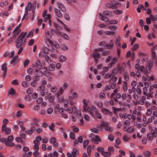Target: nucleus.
<instances>
[{
	"mask_svg": "<svg viewBox=\"0 0 157 157\" xmlns=\"http://www.w3.org/2000/svg\"><path fill=\"white\" fill-rule=\"evenodd\" d=\"M117 78L116 77L114 76H112L109 80V82L113 83H114L116 82L117 81Z\"/></svg>",
	"mask_w": 157,
	"mask_h": 157,
	"instance_id": "nucleus-30",
	"label": "nucleus"
},
{
	"mask_svg": "<svg viewBox=\"0 0 157 157\" xmlns=\"http://www.w3.org/2000/svg\"><path fill=\"white\" fill-rule=\"evenodd\" d=\"M118 72V71L117 69V68H115L113 70L111 74L113 76H114L117 74Z\"/></svg>",
	"mask_w": 157,
	"mask_h": 157,
	"instance_id": "nucleus-56",
	"label": "nucleus"
},
{
	"mask_svg": "<svg viewBox=\"0 0 157 157\" xmlns=\"http://www.w3.org/2000/svg\"><path fill=\"white\" fill-rule=\"evenodd\" d=\"M56 141V138L54 137H51L49 140L50 143L51 144H53L54 143H55Z\"/></svg>",
	"mask_w": 157,
	"mask_h": 157,
	"instance_id": "nucleus-46",
	"label": "nucleus"
},
{
	"mask_svg": "<svg viewBox=\"0 0 157 157\" xmlns=\"http://www.w3.org/2000/svg\"><path fill=\"white\" fill-rule=\"evenodd\" d=\"M28 5L29 6V7L31 8L30 11L32 10V12L33 13H34L35 12L36 6L38 7L39 5V4L37 3V2L36 1H34L33 3L30 2H28L26 6H28Z\"/></svg>",
	"mask_w": 157,
	"mask_h": 157,
	"instance_id": "nucleus-5",
	"label": "nucleus"
},
{
	"mask_svg": "<svg viewBox=\"0 0 157 157\" xmlns=\"http://www.w3.org/2000/svg\"><path fill=\"white\" fill-rule=\"evenodd\" d=\"M92 152V147L90 145H89L87 149V152L88 155V156H90L91 155Z\"/></svg>",
	"mask_w": 157,
	"mask_h": 157,
	"instance_id": "nucleus-29",
	"label": "nucleus"
},
{
	"mask_svg": "<svg viewBox=\"0 0 157 157\" xmlns=\"http://www.w3.org/2000/svg\"><path fill=\"white\" fill-rule=\"evenodd\" d=\"M18 56H16L14 57H13L12 60L10 61V63L11 64H13L14 63H15L17 58H18Z\"/></svg>",
	"mask_w": 157,
	"mask_h": 157,
	"instance_id": "nucleus-53",
	"label": "nucleus"
},
{
	"mask_svg": "<svg viewBox=\"0 0 157 157\" xmlns=\"http://www.w3.org/2000/svg\"><path fill=\"white\" fill-rule=\"evenodd\" d=\"M2 132H4L7 135H9L11 132V129L9 127H6L5 125H2Z\"/></svg>",
	"mask_w": 157,
	"mask_h": 157,
	"instance_id": "nucleus-7",
	"label": "nucleus"
},
{
	"mask_svg": "<svg viewBox=\"0 0 157 157\" xmlns=\"http://www.w3.org/2000/svg\"><path fill=\"white\" fill-rule=\"evenodd\" d=\"M112 74H110L109 73H107L105 75V79H107L109 78H111L112 77Z\"/></svg>",
	"mask_w": 157,
	"mask_h": 157,
	"instance_id": "nucleus-60",
	"label": "nucleus"
},
{
	"mask_svg": "<svg viewBox=\"0 0 157 157\" xmlns=\"http://www.w3.org/2000/svg\"><path fill=\"white\" fill-rule=\"evenodd\" d=\"M144 154L146 157H149L151 156V153L150 151H147L144 152Z\"/></svg>",
	"mask_w": 157,
	"mask_h": 157,
	"instance_id": "nucleus-55",
	"label": "nucleus"
},
{
	"mask_svg": "<svg viewBox=\"0 0 157 157\" xmlns=\"http://www.w3.org/2000/svg\"><path fill=\"white\" fill-rule=\"evenodd\" d=\"M123 89L124 91H126L128 90L127 82L126 81L123 82Z\"/></svg>",
	"mask_w": 157,
	"mask_h": 157,
	"instance_id": "nucleus-36",
	"label": "nucleus"
},
{
	"mask_svg": "<svg viewBox=\"0 0 157 157\" xmlns=\"http://www.w3.org/2000/svg\"><path fill=\"white\" fill-rule=\"evenodd\" d=\"M95 113V115L96 117L99 119H101V114L99 113L98 112V111Z\"/></svg>",
	"mask_w": 157,
	"mask_h": 157,
	"instance_id": "nucleus-57",
	"label": "nucleus"
},
{
	"mask_svg": "<svg viewBox=\"0 0 157 157\" xmlns=\"http://www.w3.org/2000/svg\"><path fill=\"white\" fill-rule=\"evenodd\" d=\"M105 33L106 35L110 36L114 35L115 33V32L113 31H106L105 32Z\"/></svg>",
	"mask_w": 157,
	"mask_h": 157,
	"instance_id": "nucleus-39",
	"label": "nucleus"
},
{
	"mask_svg": "<svg viewBox=\"0 0 157 157\" xmlns=\"http://www.w3.org/2000/svg\"><path fill=\"white\" fill-rule=\"evenodd\" d=\"M55 30L54 29H52L51 31H48L45 33V36L47 38V39L45 40L46 43H49L52 45H53V42L50 40V38L52 36V32H54Z\"/></svg>",
	"mask_w": 157,
	"mask_h": 157,
	"instance_id": "nucleus-3",
	"label": "nucleus"
},
{
	"mask_svg": "<svg viewBox=\"0 0 157 157\" xmlns=\"http://www.w3.org/2000/svg\"><path fill=\"white\" fill-rule=\"evenodd\" d=\"M45 59L46 62L48 63H50L51 62V60L50 58L48 56H46L45 57Z\"/></svg>",
	"mask_w": 157,
	"mask_h": 157,
	"instance_id": "nucleus-59",
	"label": "nucleus"
},
{
	"mask_svg": "<svg viewBox=\"0 0 157 157\" xmlns=\"http://www.w3.org/2000/svg\"><path fill=\"white\" fill-rule=\"evenodd\" d=\"M54 11L56 15L58 17L61 18L63 17V15L60 11L57 8L54 9Z\"/></svg>",
	"mask_w": 157,
	"mask_h": 157,
	"instance_id": "nucleus-20",
	"label": "nucleus"
},
{
	"mask_svg": "<svg viewBox=\"0 0 157 157\" xmlns=\"http://www.w3.org/2000/svg\"><path fill=\"white\" fill-rule=\"evenodd\" d=\"M29 5H28V6H26L25 8V13L24 14V15L22 18V21H23L25 19L26 16L28 14V11H30V10L31 8H30H30L29 7Z\"/></svg>",
	"mask_w": 157,
	"mask_h": 157,
	"instance_id": "nucleus-22",
	"label": "nucleus"
},
{
	"mask_svg": "<svg viewBox=\"0 0 157 157\" xmlns=\"http://www.w3.org/2000/svg\"><path fill=\"white\" fill-rule=\"evenodd\" d=\"M35 74L37 76H41L43 75V71L40 70H36L35 71Z\"/></svg>",
	"mask_w": 157,
	"mask_h": 157,
	"instance_id": "nucleus-25",
	"label": "nucleus"
},
{
	"mask_svg": "<svg viewBox=\"0 0 157 157\" xmlns=\"http://www.w3.org/2000/svg\"><path fill=\"white\" fill-rule=\"evenodd\" d=\"M33 67H36V68L40 69H42L43 68V66L39 60L36 61L35 63L33 65Z\"/></svg>",
	"mask_w": 157,
	"mask_h": 157,
	"instance_id": "nucleus-16",
	"label": "nucleus"
},
{
	"mask_svg": "<svg viewBox=\"0 0 157 157\" xmlns=\"http://www.w3.org/2000/svg\"><path fill=\"white\" fill-rule=\"evenodd\" d=\"M27 34L26 32H22L18 36L16 41V48H18L20 47L23 46L25 45L26 40L25 36Z\"/></svg>",
	"mask_w": 157,
	"mask_h": 157,
	"instance_id": "nucleus-2",
	"label": "nucleus"
},
{
	"mask_svg": "<svg viewBox=\"0 0 157 157\" xmlns=\"http://www.w3.org/2000/svg\"><path fill=\"white\" fill-rule=\"evenodd\" d=\"M57 34L59 36L63 37L65 39L68 40L69 37L66 34L63 33L58 30L56 32Z\"/></svg>",
	"mask_w": 157,
	"mask_h": 157,
	"instance_id": "nucleus-13",
	"label": "nucleus"
},
{
	"mask_svg": "<svg viewBox=\"0 0 157 157\" xmlns=\"http://www.w3.org/2000/svg\"><path fill=\"white\" fill-rule=\"evenodd\" d=\"M152 66L153 64L152 62H148L147 66L146 67L147 70L148 69L149 71H150L151 69V68L152 67Z\"/></svg>",
	"mask_w": 157,
	"mask_h": 157,
	"instance_id": "nucleus-49",
	"label": "nucleus"
},
{
	"mask_svg": "<svg viewBox=\"0 0 157 157\" xmlns=\"http://www.w3.org/2000/svg\"><path fill=\"white\" fill-rule=\"evenodd\" d=\"M63 91V87H61L59 90L58 91L57 94H56L57 97L60 96V95H61Z\"/></svg>",
	"mask_w": 157,
	"mask_h": 157,
	"instance_id": "nucleus-33",
	"label": "nucleus"
},
{
	"mask_svg": "<svg viewBox=\"0 0 157 157\" xmlns=\"http://www.w3.org/2000/svg\"><path fill=\"white\" fill-rule=\"evenodd\" d=\"M49 128L51 131H54L55 130L54 124L53 123H52L49 126Z\"/></svg>",
	"mask_w": 157,
	"mask_h": 157,
	"instance_id": "nucleus-58",
	"label": "nucleus"
},
{
	"mask_svg": "<svg viewBox=\"0 0 157 157\" xmlns=\"http://www.w3.org/2000/svg\"><path fill=\"white\" fill-rule=\"evenodd\" d=\"M152 37L153 38H155V36L153 33H152L151 34H148L147 37L150 40L151 39Z\"/></svg>",
	"mask_w": 157,
	"mask_h": 157,
	"instance_id": "nucleus-62",
	"label": "nucleus"
},
{
	"mask_svg": "<svg viewBox=\"0 0 157 157\" xmlns=\"http://www.w3.org/2000/svg\"><path fill=\"white\" fill-rule=\"evenodd\" d=\"M16 91L13 88H11L8 93V95L9 94L13 95L16 93Z\"/></svg>",
	"mask_w": 157,
	"mask_h": 157,
	"instance_id": "nucleus-34",
	"label": "nucleus"
},
{
	"mask_svg": "<svg viewBox=\"0 0 157 157\" xmlns=\"http://www.w3.org/2000/svg\"><path fill=\"white\" fill-rule=\"evenodd\" d=\"M103 13L104 15L108 16H110L112 15L111 13L108 10H105L103 11Z\"/></svg>",
	"mask_w": 157,
	"mask_h": 157,
	"instance_id": "nucleus-48",
	"label": "nucleus"
},
{
	"mask_svg": "<svg viewBox=\"0 0 157 157\" xmlns=\"http://www.w3.org/2000/svg\"><path fill=\"white\" fill-rule=\"evenodd\" d=\"M141 87H139V86H137V89H135L136 90V91L137 93L139 95L141 94L142 93V92H141Z\"/></svg>",
	"mask_w": 157,
	"mask_h": 157,
	"instance_id": "nucleus-50",
	"label": "nucleus"
},
{
	"mask_svg": "<svg viewBox=\"0 0 157 157\" xmlns=\"http://www.w3.org/2000/svg\"><path fill=\"white\" fill-rule=\"evenodd\" d=\"M42 140V137L40 136H37L36 138V140H34V145L36 144V143H38V146L40 145L39 141H41Z\"/></svg>",
	"mask_w": 157,
	"mask_h": 157,
	"instance_id": "nucleus-24",
	"label": "nucleus"
},
{
	"mask_svg": "<svg viewBox=\"0 0 157 157\" xmlns=\"http://www.w3.org/2000/svg\"><path fill=\"white\" fill-rule=\"evenodd\" d=\"M7 64L6 63L2 64L1 66L2 70L4 72H7Z\"/></svg>",
	"mask_w": 157,
	"mask_h": 157,
	"instance_id": "nucleus-31",
	"label": "nucleus"
},
{
	"mask_svg": "<svg viewBox=\"0 0 157 157\" xmlns=\"http://www.w3.org/2000/svg\"><path fill=\"white\" fill-rule=\"evenodd\" d=\"M27 81H24L22 82V85L24 87H27L29 86V84L28 83Z\"/></svg>",
	"mask_w": 157,
	"mask_h": 157,
	"instance_id": "nucleus-51",
	"label": "nucleus"
},
{
	"mask_svg": "<svg viewBox=\"0 0 157 157\" xmlns=\"http://www.w3.org/2000/svg\"><path fill=\"white\" fill-rule=\"evenodd\" d=\"M157 136V134L154 130L151 129V132L148 133L147 135V138L149 140H152L154 137Z\"/></svg>",
	"mask_w": 157,
	"mask_h": 157,
	"instance_id": "nucleus-6",
	"label": "nucleus"
},
{
	"mask_svg": "<svg viewBox=\"0 0 157 157\" xmlns=\"http://www.w3.org/2000/svg\"><path fill=\"white\" fill-rule=\"evenodd\" d=\"M57 88L56 86H54L51 88V91L52 93H55L57 90Z\"/></svg>",
	"mask_w": 157,
	"mask_h": 157,
	"instance_id": "nucleus-40",
	"label": "nucleus"
},
{
	"mask_svg": "<svg viewBox=\"0 0 157 157\" xmlns=\"http://www.w3.org/2000/svg\"><path fill=\"white\" fill-rule=\"evenodd\" d=\"M44 99L45 100L48 99L50 102H52L54 100L55 97L54 96L52 95L51 94L48 93L45 96Z\"/></svg>",
	"mask_w": 157,
	"mask_h": 157,
	"instance_id": "nucleus-11",
	"label": "nucleus"
},
{
	"mask_svg": "<svg viewBox=\"0 0 157 157\" xmlns=\"http://www.w3.org/2000/svg\"><path fill=\"white\" fill-rule=\"evenodd\" d=\"M101 154L105 157L109 156L111 155V154L109 153L108 152H105L104 151L101 152Z\"/></svg>",
	"mask_w": 157,
	"mask_h": 157,
	"instance_id": "nucleus-45",
	"label": "nucleus"
},
{
	"mask_svg": "<svg viewBox=\"0 0 157 157\" xmlns=\"http://www.w3.org/2000/svg\"><path fill=\"white\" fill-rule=\"evenodd\" d=\"M111 4L107 3L106 4V6L111 9H117L118 7H120L121 6V4L120 3L115 2L114 1H113L111 2Z\"/></svg>",
	"mask_w": 157,
	"mask_h": 157,
	"instance_id": "nucleus-4",
	"label": "nucleus"
},
{
	"mask_svg": "<svg viewBox=\"0 0 157 157\" xmlns=\"http://www.w3.org/2000/svg\"><path fill=\"white\" fill-rule=\"evenodd\" d=\"M58 7L63 12H65L66 11V8L64 5L60 2H58L57 3Z\"/></svg>",
	"mask_w": 157,
	"mask_h": 157,
	"instance_id": "nucleus-15",
	"label": "nucleus"
},
{
	"mask_svg": "<svg viewBox=\"0 0 157 157\" xmlns=\"http://www.w3.org/2000/svg\"><path fill=\"white\" fill-rule=\"evenodd\" d=\"M70 138L72 140H74L75 139V135L74 133L73 132H71L70 133Z\"/></svg>",
	"mask_w": 157,
	"mask_h": 157,
	"instance_id": "nucleus-63",
	"label": "nucleus"
},
{
	"mask_svg": "<svg viewBox=\"0 0 157 157\" xmlns=\"http://www.w3.org/2000/svg\"><path fill=\"white\" fill-rule=\"evenodd\" d=\"M47 11L45 10L43 13V16L44 18V22H46L48 20L50 21L51 15L50 14H47Z\"/></svg>",
	"mask_w": 157,
	"mask_h": 157,
	"instance_id": "nucleus-9",
	"label": "nucleus"
},
{
	"mask_svg": "<svg viewBox=\"0 0 157 157\" xmlns=\"http://www.w3.org/2000/svg\"><path fill=\"white\" fill-rule=\"evenodd\" d=\"M105 46L108 49H110L113 47V44H112L108 43L105 45Z\"/></svg>",
	"mask_w": 157,
	"mask_h": 157,
	"instance_id": "nucleus-47",
	"label": "nucleus"
},
{
	"mask_svg": "<svg viewBox=\"0 0 157 157\" xmlns=\"http://www.w3.org/2000/svg\"><path fill=\"white\" fill-rule=\"evenodd\" d=\"M100 19L104 22H108L109 19L108 17L103 16L102 14H99Z\"/></svg>",
	"mask_w": 157,
	"mask_h": 157,
	"instance_id": "nucleus-23",
	"label": "nucleus"
},
{
	"mask_svg": "<svg viewBox=\"0 0 157 157\" xmlns=\"http://www.w3.org/2000/svg\"><path fill=\"white\" fill-rule=\"evenodd\" d=\"M93 57H94L95 62L97 63L98 62L97 59L99 58L100 56V54L99 53L95 52V53H93Z\"/></svg>",
	"mask_w": 157,
	"mask_h": 157,
	"instance_id": "nucleus-21",
	"label": "nucleus"
},
{
	"mask_svg": "<svg viewBox=\"0 0 157 157\" xmlns=\"http://www.w3.org/2000/svg\"><path fill=\"white\" fill-rule=\"evenodd\" d=\"M135 130V128L133 126H130L128 128V132L129 133H132Z\"/></svg>",
	"mask_w": 157,
	"mask_h": 157,
	"instance_id": "nucleus-44",
	"label": "nucleus"
},
{
	"mask_svg": "<svg viewBox=\"0 0 157 157\" xmlns=\"http://www.w3.org/2000/svg\"><path fill=\"white\" fill-rule=\"evenodd\" d=\"M36 144L34 145L33 148L34 149L35 151L33 153V155L36 157L39 155V153L38 152L39 150V146H38V143H36Z\"/></svg>",
	"mask_w": 157,
	"mask_h": 157,
	"instance_id": "nucleus-10",
	"label": "nucleus"
},
{
	"mask_svg": "<svg viewBox=\"0 0 157 157\" xmlns=\"http://www.w3.org/2000/svg\"><path fill=\"white\" fill-rule=\"evenodd\" d=\"M83 102L84 106L83 107V111H91L90 108L87 106V102L86 99H84L83 100Z\"/></svg>",
	"mask_w": 157,
	"mask_h": 157,
	"instance_id": "nucleus-8",
	"label": "nucleus"
},
{
	"mask_svg": "<svg viewBox=\"0 0 157 157\" xmlns=\"http://www.w3.org/2000/svg\"><path fill=\"white\" fill-rule=\"evenodd\" d=\"M90 109H91V112L90 111L88 112H89L90 114L92 116L94 115L93 113H95L98 111V109L96 108V107L94 105L91 106V108H90Z\"/></svg>",
	"mask_w": 157,
	"mask_h": 157,
	"instance_id": "nucleus-19",
	"label": "nucleus"
},
{
	"mask_svg": "<svg viewBox=\"0 0 157 157\" xmlns=\"http://www.w3.org/2000/svg\"><path fill=\"white\" fill-rule=\"evenodd\" d=\"M154 89V86H153L151 85L150 87V90H149V93L148 94H149V96L150 97H151V95L153 94V92L152 90Z\"/></svg>",
	"mask_w": 157,
	"mask_h": 157,
	"instance_id": "nucleus-38",
	"label": "nucleus"
},
{
	"mask_svg": "<svg viewBox=\"0 0 157 157\" xmlns=\"http://www.w3.org/2000/svg\"><path fill=\"white\" fill-rule=\"evenodd\" d=\"M121 37L119 36H118L115 40L116 44L118 47L121 46V44L120 43Z\"/></svg>",
	"mask_w": 157,
	"mask_h": 157,
	"instance_id": "nucleus-26",
	"label": "nucleus"
},
{
	"mask_svg": "<svg viewBox=\"0 0 157 157\" xmlns=\"http://www.w3.org/2000/svg\"><path fill=\"white\" fill-rule=\"evenodd\" d=\"M101 111L103 113L106 115H109L110 116H111L112 115V113L106 108H102Z\"/></svg>",
	"mask_w": 157,
	"mask_h": 157,
	"instance_id": "nucleus-17",
	"label": "nucleus"
},
{
	"mask_svg": "<svg viewBox=\"0 0 157 157\" xmlns=\"http://www.w3.org/2000/svg\"><path fill=\"white\" fill-rule=\"evenodd\" d=\"M155 48H152L151 49V52H152V59H154L155 58Z\"/></svg>",
	"mask_w": 157,
	"mask_h": 157,
	"instance_id": "nucleus-41",
	"label": "nucleus"
},
{
	"mask_svg": "<svg viewBox=\"0 0 157 157\" xmlns=\"http://www.w3.org/2000/svg\"><path fill=\"white\" fill-rule=\"evenodd\" d=\"M89 142V141L88 140H86L84 141L83 143V147L85 148Z\"/></svg>",
	"mask_w": 157,
	"mask_h": 157,
	"instance_id": "nucleus-61",
	"label": "nucleus"
},
{
	"mask_svg": "<svg viewBox=\"0 0 157 157\" xmlns=\"http://www.w3.org/2000/svg\"><path fill=\"white\" fill-rule=\"evenodd\" d=\"M8 147H13L15 146V144L11 141H7L5 144Z\"/></svg>",
	"mask_w": 157,
	"mask_h": 157,
	"instance_id": "nucleus-35",
	"label": "nucleus"
},
{
	"mask_svg": "<svg viewBox=\"0 0 157 157\" xmlns=\"http://www.w3.org/2000/svg\"><path fill=\"white\" fill-rule=\"evenodd\" d=\"M64 110L68 111L70 114H71L73 112L71 119L73 121H76L77 117L79 118L81 117V112L77 110V108L75 106H73L71 107L67 108L65 109Z\"/></svg>",
	"mask_w": 157,
	"mask_h": 157,
	"instance_id": "nucleus-1",
	"label": "nucleus"
},
{
	"mask_svg": "<svg viewBox=\"0 0 157 157\" xmlns=\"http://www.w3.org/2000/svg\"><path fill=\"white\" fill-rule=\"evenodd\" d=\"M108 151L109 152V153L111 154L114 152V148L113 147H109L108 148Z\"/></svg>",
	"mask_w": 157,
	"mask_h": 157,
	"instance_id": "nucleus-52",
	"label": "nucleus"
},
{
	"mask_svg": "<svg viewBox=\"0 0 157 157\" xmlns=\"http://www.w3.org/2000/svg\"><path fill=\"white\" fill-rule=\"evenodd\" d=\"M43 52L45 54H48L49 52V49L48 48L46 47H44L43 48Z\"/></svg>",
	"mask_w": 157,
	"mask_h": 157,
	"instance_id": "nucleus-54",
	"label": "nucleus"
},
{
	"mask_svg": "<svg viewBox=\"0 0 157 157\" xmlns=\"http://www.w3.org/2000/svg\"><path fill=\"white\" fill-rule=\"evenodd\" d=\"M55 65L54 64H52L50 65L49 67V70L51 71H53L55 68Z\"/></svg>",
	"mask_w": 157,
	"mask_h": 157,
	"instance_id": "nucleus-42",
	"label": "nucleus"
},
{
	"mask_svg": "<svg viewBox=\"0 0 157 157\" xmlns=\"http://www.w3.org/2000/svg\"><path fill=\"white\" fill-rule=\"evenodd\" d=\"M72 156H77V155L79 154L78 150L76 148L73 149V151L71 152Z\"/></svg>",
	"mask_w": 157,
	"mask_h": 157,
	"instance_id": "nucleus-28",
	"label": "nucleus"
},
{
	"mask_svg": "<svg viewBox=\"0 0 157 157\" xmlns=\"http://www.w3.org/2000/svg\"><path fill=\"white\" fill-rule=\"evenodd\" d=\"M32 79L31 76L29 75H27L25 77V80L26 81L29 82Z\"/></svg>",
	"mask_w": 157,
	"mask_h": 157,
	"instance_id": "nucleus-64",
	"label": "nucleus"
},
{
	"mask_svg": "<svg viewBox=\"0 0 157 157\" xmlns=\"http://www.w3.org/2000/svg\"><path fill=\"white\" fill-rule=\"evenodd\" d=\"M21 31V29L16 28L12 33H14V35H13V38H15L19 34Z\"/></svg>",
	"mask_w": 157,
	"mask_h": 157,
	"instance_id": "nucleus-14",
	"label": "nucleus"
},
{
	"mask_svg": "<svg viewBox=\"0 0 157 157\" xmlns=\"http://www.w3.org/2000/svg\"><path fill=\"white\" fill-rule=\"evenodd\" d=\"M117 59H118L117 57H114L112 59L111 62L109 64L108 67L109 68H111L112 67L113 65L116 63L117 60Z\"/></svg>",
	"mask_w": 157,
	"mask_h": 157,
	"instance_id": "nucleus-18",
	"label": "nucleus"
},
{
	"mask_svg": "<svg viewBox=\"0 0 157 157\" xmlns=\"http://www.w3.org/2000/svg\"><path fill=\"white\" fill-rule=\"evenodd\" d=\"M40 95L43 96H44L48 94V90H45L41 91H39Z\"/></svg>",
	"mask_w": 157,
	"mask_h": 157,
	"instance_id": "nucleus-32",
	"label": "nucleus"
},
{
	"mask_svg": "<svg viewBox=\"0 0 157 157\" xmlns=\"http://www.w3.org/2000/svg\"><path fill=\"white\" fill-rule=\"evenodd\" d=\"M92 141L94 143L98 144L99 142H101V139L99 137L97 136H93L92 139H91Z\"/></svg>",
	"mask_w": 157,
	"mask_h": 157,
	"instance_id": "nucleus-12",
	"label": "nucleus"
},
{
	"mask_svg": "<svg viewBox=\"0 0 157 157\" xmlns=\"http://www.w3.org/2000/svg\"><path fill=\"white\" fill-rule=\"evenodd\" d=\"M150 17L152 21H157V14L156 16H154L153 14L150 15Z\"/></svg>",
	"mask_w": 157,
	"mask_h": 157,
	"instance_id": "nucleus-37",
	"label": "nucleus"
},
{
	"mask_svg": "<svg viewBox=\"0 0 157 157\" xmlns=\"http://www.w3.org/2000/svg\"><path fill=\"white\" fill-rule=\"evenodd\" d=\"M67 58L64 56H61L59 58V59L60 62H64L67 59Z\"/></svg>",
	"mask_w": 157,
	"mask_h": 157,
	"instance_id": "nucleus-43",
	"label": "nucleus"
},
{
	"mask_svg": "<svg viewBox=\"0 0 157 157\" xmlns=\"http://www.w3.org/2000/svg\"><path fill=\"white\" fill-rule=\"evenodd\" d=\"M109 85L106 86L105 87V89L106 90H110L111 89H114L115 87V86L113 85Z\"/></svg>",
	"mask_w": 157,
	"mask_h": 157,
	"instance_id": "nucleus-27",
	"label": "nucleus"
}]
</instances>
